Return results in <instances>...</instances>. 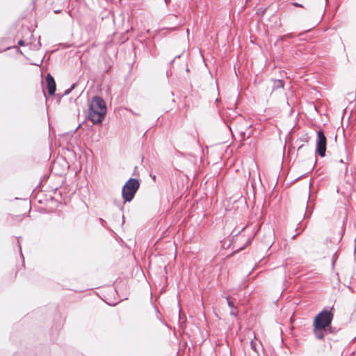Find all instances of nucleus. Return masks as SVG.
<instances>
[{
  "mask_svg": "<svg viewBox=\"0 0 356 356\" xmlns=\"http://www.w3.org/2000/svg\"><path fill=\"white\" fill-rule=\"evenodd\" d=\"M334 315L330 310L323 309L314 318V334L318 339H323L325 334L331 332V323Z\"/></svg>",
  "mask_w": 356,
  "mask_h": 356,
  "instance_id": "obj_1",
  "label": "nucleus"
},
{
  "mask_svg": "<svg viewBox=\"0 0 356 356\" xmlns=\"http://www.w3.org/2000/svg\"><path fill=\"white\" fill-rule=\"evenodd\" d=\"M106 106L104 100L99 97L92 98L89 108V118L94 123H101L106 114Z\"/></svg>",
  "mask_w": 356,
  "mask_h": 356,
  "instance_id": "obj_2",
  "label": "nucleus"
},
{
  "mask_svg": "<svg viewBox=\"0 0 356 356\" xmlns=\"http://www.w3.org/2000/svg\"><path fill=\"white\" fill-rule=\"evenodd\" d=\"M140 186V182L137 179L131 178L123 186L122 196L125 202H131L134 197Z\"/></svg>",
  "mask_w": 356,
  "mask_h": 356,
  "instance_id": "obj_3",
  "label": "nucleus"
},
{
  "mask_svg": "<svg viewBox=\"0 0 356 356\" xmlns=\"http://www.w3.org/2000/svg\"><path fill=\"white\" fill-rule=\"evenodd\" d=\"M326 137L323 131L320 130L317 132V139L316 141V152L321 156H325L326 152Z\"/></svg>",
  "mask_w": 356,
  "mask_h": 356,
  "instance_id": "obj_4",
  "label": "nucleus"
},
{
  "mask_svg": "<svg viewBox=\"0 0 356 356\" xmlns=\"http://www.w3.org/2000/svg\"><path fill=\"white\" fill-rule=\"evenodd\" d=\"M46 81L49 94L51 95H54L56 91V83L53 76L48 74Z\"/></svg>",
  "mask_w": 356,
  "mask_h": 356,
  "instance_id": "obj_5",
  "label": "nucleus"
},
{
  "mask_svg": "<svg viewBox=\"0 0 356 356\" xmlns=\"http://www.w3.org/2000/svg\"><path fill=\"white\" fill-rule=\"evenodd\" d=\"M227 304L229 307L234 308V303L227 298Z\"/></svg>",
  "mask_w": 356,
  "mask_h": 356,
  "instance_id": "obj_6",
  "label": "nucleus"
},
{
  "mask_svg": "<svg viewBox=\"0 0 356 356\" xmlns=\"http://www.w3.org/2000/svg\"><path fill=\"white\" fill-rule=\"evenodd\" d=\"M236 308H232V311H231V314L232 315H236Z\"/></svg>",
  "mask_w": 356,
  "mask_h": 356,
  "instance_id": "obj_7",
  "label": "nucleus"
},
{
  "mask_svg": "<svg viewBox=\"0 0 356 356\" xmlns=\"http://www.w3.org/2000/svg\"><path fill=\"white\" fill-rule=\"evenodd\" d=\"M18 44L19 46H24V41L22 40H20L19 42H18Z\"/></svg>",
  "mask_w": 356,
  "mask_h": 356,
  "instance_id": "obj_8",
  "label": "nucleus"
},
{
  "mask_svg": "<svg viewBox=\"0 0 356 356\" xmlns=\"http://www.w3.org/2000/svg\"><path fill=\"white\" fill-rule=\"evenodd\" d=\"M74 88V85H73L70 90H68L65 92V95L69 94L70 92Z\"/></svg>",
  "mask_w": 356,
  "mask_h": 356,
  "instance_id": "obj_9",
  "label": "nucleus"
},
{
  "mask_svg": "<svg viewBox=\"0 0 356 356\" xmlns=\"http://www.w3.org/2000/svg\"><path fill=\"white\" fill-rule=\"evenodd\" d=\"M293 4L294 6H296V7H302V5H300V4L298 3H293Z\"/></svg>",
  "mask_w": 356,
  "mask_h": 356,
  "instance_id": "obj_10",
  "label": "nucleus"
},
{
  "mask_svg": "<svg viewBox=\"0 0 356 356\" xmlns=\"http://www.w3.org/2000/svg\"><path fill=\"white\" fill-rule=\"evenodd\" d=\"M56 163H57V162H55V163H54V168H55V166H56Z\"/></svg>",
  "mask_w": 356,
  "mask_h": 356,
  "instance_id": "obj_11",
  "label": "nucleus"
}]
</instances>
